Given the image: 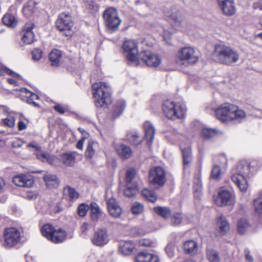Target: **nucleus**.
I'll return each mask as SVG.
<instances>
[{"label": "nucleus", "instance_id": "412c9836", "mask_svg": "<svg viewBox=\"0 0 262 262\" xmlns=\"http://www.w3.org/2000/svg\"><path fill=\"white\" fill-rule=\"evenodd\" d=\"M137 262H159L157 255L143 251L140 252L136 257Z\"/></svg>", "mask_w": 262, "mask_h": 262}, {"label": "nucleus", "instance_id": "aec40b11", "mask_svg": "<svg viewBox=\"0 0 262 262\" xmlns=\"http://www.w3.org/2000/svg\"><path fill=\"white\" fill-rule=\"evenodd\" d=\"M115 149L118 155L122 159H128L133 155L130 147L123 144L117 145Z\"/></svg>", "mask_w": 262, "mask_h": 262}, {"label": "nucleus", "instance_id": "c85d7f7f", "mask_svg": "<svg viewBox=\"0 0 262 262\" xmlns=\"http://www.w3.org/2000/svg\"><path fill=\"white\" fill-rule=\"evenodd\" d=\"M221 134V132L216 129L211 128H203L201 132L202 137L205 139H210Z\"/></svg>", "mask_w": 262, "mask_h": 262}, {"label": "nucleus", "instance_id": "a878e982", "mask_svg": "<svg viewBox=\"0 0 262 262\" xmlns=\"http://www.w3.org/2000/svg\"><path fill=\"white\" fill-rule=\"evenodd\" d=\"M62 57L61 52L57 49L53 50L49 54V60L52 66H58Z\"/></svg>", "mask_w": 262, "mask_h": 262}, {"label": "nucleus", "instance_id": "6e6552de", "mask_svg": "<svg viewBox=\"0 0 262 262\" xmlns=\"http://www.w3.org/2000/svg\"><path fill=\"white\" fill-rule=\"evenodd\" d=\"M103 17L105 25L108 29L115 31L119 29L122 21L116 8L110 7L106 9L103 12Z\"/></svg>", "mask_w": 262, "mask_h": 262}, {"label": "nucleus", "instance_id": "69168bd1", "mask_svg": "<svg viewBox=\"0 0 262 262\" xmlns=\"http://www.w3.org/2000/svg\"><path fill=\"white\" fill-rule=\"evenodd\" d=\"M25 91L26 93V94L28 95L31 99L33 100H38L39 99V96L36 95V94L33 93L29 91V90H27V89H25Z\"/></svg>", "mask_w": 262, "mask_h": 262}, {"label": "nucleus", "instance_id": "603ef678", "mask_svg": "<svg viewBox=\"0 0 262 262\" xmlns=\"http://www.w3.org/2000/svg\"><path fill=\"white\" fill-rule=\"evenodd\" d=\"M5 72H6L8 74H9L13 77H17L19 76V74L13 72V71L11 70L10 69H9L6 68H2L0 69V76H3Z\"/></svg>", "mask_w": 262, "mask_h": 262}, {"label": "nucleus", "instance_id": "5701e85b", "mask_svg": "<svg viewBox=\"0 0 262 262\" xmlns=\"http://www.w3.org/2000/svg\"><path fill=\"white\" fill-rule=\"evenodd\" d=\"M135 245L131 241H120L119 243V251L124 255H129L133 252Z\"/></svg>", "mask_w": 262, "mask_h": 262}, {"label": "nucleus", "instance_id": "0e129e2a", "mask_svg": "<svg viewBox=\"0 0 262 262\" xmlns=\"http://www.w3.org/2000/svg\"><path fill=\"white\" fill-rule=\"evenodd\" d=\"M245 255L247 262H253V257L250 255V251L248 249L245 250Z\"/></svg>", "mask_w": 262, "mask_h": 262}, {"label": "nucleus", "instance_id": "7c9ffc66", "mask_svg": "<svg viewBox=\"0 0 262 262\" xmlns=\"http://www.w3.org/2000/svg\"><path fill=\"white\" fill-rule=\"evenodd\" d=\"M155 213L163 219H168L171 216V210L167 207L158 206L154 208Z\"/></svg>", "mask_w": 262, "mask_h": 262}, {"label": "nucleus", "instance_id": "5fc2aeb1", "mask_svg": "<svg viewBox=\"0 0 262 262\" xmlns=\"http://www.w3.org/2000/svg\"><path fill=\"white\" fill-rule=\"evenodd\" d=\"M32 54L33 60L38 61L41 57L42 51L39 49H35L32 51Z\"/></svg>", "mask_w": 262, "mask_h": 262}, {"label": "nucleus", "instance_id": "f03ea898", "mask_svg": "<svg viewBox=\"0 0 262 262\" xmlns=\"http://www.w3.org/2000/svg\"><path fill=\"white\" fill-rule=\"evenodd\" d=\"M216 118L223 121L228 120H239L246 116L245 112L234 104L224 103L221 104L215 111Z\"/></svg>", "mask_w": 262, "mask_h": 262}, {"label": "nucleus", "instance_id": "ddd939ff", "mask_svg": "<svg viewBox=\"0 0 262 262\" xmlns=\"http://www.w3.org/2000/svg\"><path fill=\"white\" fill-rule=\"evenodd\" d=\"M56 27L60 31H70L73 27L71 15L66 13L60 14L56 21Z\"/></svg>", "mask_w": 262, "mask_h": 262}, {"label": "nucleus", "instance_id": "393cba45", "mask_svg": "<svg viewBox=\"0 0 262 262\" xmlns=\"http://www.w3.org/2000/svg\"><path fill=\"white\" fill-rule=\"evenodd\" d=\"M43 180L47 187L50 189L57 187L59 184L58 178L55 175L46 174L43 177Z\"/></svg>", "mask_w": 262, "mask_h": 262}, {"label": "nucleus", "instance_id": "680f3d73", "mask_svg": "<svg viewBox=\"0 0 262 262\" xmlns=\"http://www.w3.org/2000/svg\"><path fill=\"white\" fill-rule=\"evenodd\" d=\"M172 32H170L169 31L164 30V34H163V38L164 40L167 42L168 43H170V35L172 34Z\"/></svg>", "mask_w": 262, "mask_h": 262}, {"label": "nucleus", "instance_id": "bb28decb", "mask_svg": "<svg viewBox=\"0 0 262 262\" xmlns=\"http://www.w3.org/2000/svg\"><path fill=\"white\" fill-rule=\"evenodd\" d=\"M66 236L67 234L64 230L61 229H55L50 241L55 243H61L66 239Z\"/></svg>", "mask_w": 262, "mask_h": 262}, {"label": "nucleus", "instance_id": "a211bd4d", "mask_svg": "<svg viewBox=\"0 0 262 262\" xmlns=\"http://www.w3.org/2000/svg\"><path fill=\"white\" fill-rule=\"evenodd\" d=\"M12 181L15 185L20 187H30L34 183L32 178L26 175L16 176L13 177Z\"/></svg>", "mask_w": 262, "mask_h": 262}, {"label": "nucleus", "instance_id": "1a4fd4ad", "mask_svg": "<svg viewBox=\"0 0 262 262\" xmlns=\"http://www.w3.org/2000/svg\"><path fill=\"white\" fill-rule=\"evenodd\" d=\"M3 238V245L5 248H12L19 243L20 233L16 228H7L4 231Z\"/></svg>", "mask_w": 262, "mask_h": 262}, {"label": "nucleus", "instance_id": "dca6fc26", "mask_svg": "<svg viewBox=\"0 0 262 262\" xmlns=\"http://www.w3.org/2000/svg\"><path fill=\"white\" fill-rule=\"evenodd\" d=\"M232 200L231 192L228 190H223L219 192L216 203L220 206L229 205L232 204Z\"/></svg>", "mask_w": 262, "mask_h": 262}, {"label": "nucleus", "instance_id": "cd10ccee", "mask_svg": "<svg viewBox=\"0 0 262 262\" xmlns=\"http://www.w3.org/2000/svg\"><path fill=\"white\" fill-rule=\"evenodd\" d=\"M184 168L188 167L192 161L191 150L189 147H187L182 150Z\"/></svg>", "mask_w": 262, "mask_h": 262}, {"label": "nucleus", "instance_id": "13d9d810", "mask_svg": "<svg viewBox=\"0 0 262 262\" xmlns=\"http://www.w3.org/2000/svg\"><path fill=\"white\" fill-rule=\"evenodd\" d=\"M59 160L58 158L53 155H50L47 162L51 165H57L59 163Z\"/></svg>", "mask_w": 262, "mask_h": 262}, {"label": "nucleus", "instance_id": "9d476101", "mask_svg": "<svg viewBox=\"0 0 262 262\" xmlns=\"http://www.w3.org/2000/svg\"><path fill=\"white\" fill-rule=\"evenodd\" d=\"M171 19L172 25L177 30L184 31L186 29L187 22L182 11L176 7L171 9V12L166 14Z\"/></svg>", "mask_w": 262, "mask_h": 262}, {"label": "nucleus", "instance_id": "f8f14e48", "mask_svg": "<svg viewBox=\"0 0 262 262\" xmlns=\"http://www.w3.org/2000/svg\"><path fill=\"white\" fill-rule=\"evenodd\" d=\"M141 60L148 67H157L161 63V57L150 51H144L139 54L138 61Z\"/></svg>", "mask_w": 262, "mask_h": 262}, {"label": "nucleus", "instance_id": "de8ad7c7", "mask_svg": "<svg viewBox=\"0 0 262 262\" xmlns=\"http://www.w3.org/2000/svg\"><path fill=\"white\" fill-rule=\"evenodd\" d=\"M144 209L143 205L138 202H134L132 206L131 210L134 214H139L142 213Z\"/></svg>", "mask_w": 262, "mask_h": 262}, {"label": "nucleus", "instance_id": "b1692460", "mask_svg": "<svg viewBox=\"0 0 262 262\" xmlns=\"http://www.w3.org/2000/svg\"><path fill=\"white\" fill-rule=\"evenodd\" d=\"M77 154L75 152L70 153H64L61 155V160L67 166H73L75 161Z\"/></svg>", "mask_w": 262, "mask_h": 262}, {"label": "nucleus", "instance_id": "8fccbe9b", "mask_svg": "<svg viewBox=\"0 0 262 262\" xmlns=\"http://www.w3.org/2000/svg\"><path fill=\"white\" fill-rule=\"evenodd\" d=\"M128 138L129 141L135 145H138L141 142V139L140 138L138 134L136 133L128 135Z\"/></svg>", "mask_w": 262, "mask_h": 262}, {"label": "nucleus", "instance_id": "3c124183", "mask_svg": "<svg viewBox=\"0 0 262 262\" xmlns=\"http://www.w3.org/2000/svg\"><path fill=\"white\" fill-rule=\"evenodd\" d=\"M165 252L169 257H172L174 255L175 246L173 243H169L165 248Z\"/></svg>", "mask_w": 262, "mask_h": 262}, {"label": "nucleus", "instance_id": "79ce46f5", "mask_svg": "<svg viewBox=\"0 0 262 262\" xmlns=\"http://www.w3.org/2000/svg\"><path fill=\"white\" fill-rule=\"evenodd\" d=\"M95 143L92 141L89 140L88 142L87 148L85 152V157L89 159H92L95 155V151L94 148V145Z\"/></svg>", "mask_w": 262, "mask_h": 262}, {"label": "nucleus", "instance_id": "49530a36", "mask_svg": "<svg viewBox=\"0 0 262 262\" xmlns=\"http://www.w3.org/2000/svg\"><path fill=\"white\" fill-rule=\"evenodd\" d=\"M142 194L149 202L155 203L157 201L155 193L148 189H144L142 191Z\"/></svg>", "mask_w": 262, "mask_h": 262}, {"label": "nucleus", "instance_id": "a18cd8bd", "mask_svg": "<svg viewBox=\"0 0 262 262\" xmlns=\"http://www.w3.org/2000/svg\"><path fill=\"white\" fill-rule=\"evenodd\" d=\"M34 40V34L33 32H25L22 37L23 42L27 44L32 43Z\"/></svg>", "mask_w": 262, "mask_h": 262}, {"label": "nucleus", "instance_id": "7ed1b4c3", "mask_svg": "<svg viewBox=\"0 0 262 262\" xmlns=\"http://www.w3.org/2000/svg\"><path fill=\"white\" fill-rule=\"evenodd\" d=\"M92 89L96 107H106L111 102V88L107 83L95 82L92 85Z\"/></svg>", "mask_w": 262, "mask_h": 262}, {"label": "nucleus", "instance_id": "052dcab7", "mask_svg": "<svg viewBox=\"0 0 262 262\" xmlns=\"http://www.w3.org/2000/svg\"><path fill=\"white\" fill-rule=\"evenodd\" d=\"M24 143V142L21 140L17 139L12 142L11 145L14 148H19Z\"/></svg>", "mask_w": 262, "mask_h": 262}, {"label": "nucleus", "instance_id": "a19ab883", "mask_svg": "<svg viewBox=\"0 0 262 262\" xmlns=\"http://www.w3.org/2000/svg\"><path fill=\"white\" fill-rule=\"evenodd\" d=\"M136 170L134 168L128 169L126 173V184H137L134 181L136 176Z\"/></svg>", "mask_w": 262, "mask_h": 262}, {"label": "nucleus", "instance_id": "9b49d317", "mask_svg": "<svg viewBox=\"0 0 262 262\" xmlns=\"http://www.w3.org/2000/svg\"><path fill=\"white\" fill-rule=\"evenodd\" d=\"M149 181L155 187L163 186L166 181L164 169L160 166L151 169L149 173Z\"/></svg>", "mask_w": 262, "mask_h": 262}, {"label": "nucleus", "instance_id": "58836bf2", "mask_svg": "<svg viewBox=\"0 0 262 262\" xmlns=\"http://www.w3.org/2000/svg\"><path fill=\"white\" fill-rule=\"evenodd\" d=\"M125 107V103L123 100H120L114 105V109L113 111V115L115 117L119 116L123 112Z\"/></svg>", "mask_w": 262, "mask_h": 262}, {"label": "nucleus", "instance_id": "4be33fe9", "mask_svg": "<svg viewBox=\"0 0 262 262\" xmlns=\"http://www.w3.org/2000/svg\"><path fill=\"white\" fill-rule=\"evenodd\" d=\"M143 128L145 132V137L147 140V144L150 145L154 139L155 129L149 121H146L144 123Z\"/></svg>", "mask_w": 262, "mask_h": 262}, {"label": "nucleus", "instance_id": "39448f33", "mask_svg": "<svg viewBox=\"0 0 262 262\" xmlns=\"http://www.w3.org/2000/svg\"><path fill=\"white\" fill-rule=\"evenodd\" d=\"M162 110L165 117L172 120L183 118L186 112L184 106L169 99L164 101Z\"/></svg>", "mask_w": 262, "mask_h": 262}, {"label": "nucleus", "instance_id": "6e6d98bb", "mask_svg": "<svg viewBox=\"0 0 262 262\" xmlns=\"http://www.w3.org/2000/svg\"><path fill=\"white\" fill-rule=\"evenodd\" d=\"M87 211V206L84 204H80L78 207V213L81 216H84L86 213Z\"/></svg>", "mask_w": 262, "mask_h": 262}, {"label": "nucleus", "instance_id": "4468645a", "mask_svg": "<svg viewBox=\"0 0 262 262\" xmlns=\"http://www.w3.org/2000/svg\"><path fill=\"white\" fill-rule=\"evenodd\" d=\"M92 243L96 246L102 247L109 242V237L106 229H99L96 231L92 238Z\"/></svg>", "mask_w": 262, "mask_h": 262}, {"label": "nucleus", "instance_id": "4c0bfd02", "mask_svg": "<svg viewBox=\"0 0 262 262\" xmlns=\"http://www.w3.org/2000/svg\"><path fill=\"white\" fill-rule=\"evenodd\" d=\"M198 246L196 243L193 240H189L184 243V249L185 251L189 254L194 253L196 252Z\"/></svg>", "mask_w": 262, "mask_h": 262}, {"label": "nucleus", "instance_id": "2f4dec72", "mask_svg": "<svg viewBox=\"0 0 262 262\" xmlns=\"http://www.w3.org/2000/svg\"><path fill=\"white\" fill-rule=\"evenodd\" d=\"M3 24L11 28L15 27L17 24V20L14 15L7 13L3 17Z\"/></svg>", "mask_w": 262, "mask_h": 262}, {"label": "nucleus", "instance_id": "4d7b16f0", "mask_svg": "<svg viewBox=\"0 0 262 262\" xmlns=\"http://www.w3.org/2000/svg\"><path fill=\"white\" fill-rule=\"evenodd\" d=\"M50 154L48 152H41L36 154L37 158L43 162L47 161Z\"/></svg>", "mask_w": 262, "mask_h": 262}, {"label": "nucleus", "instance_id": "bf43d9fd", "mask_svg": "<svg viewBox=\"0 0 262 262\" xmlns=\"http://www.w3.org/2000/svg\"><path fill=\"white\" fill-rule=\"evenodd\" d=\"M27 146L28 148H33L35 151H40L41 149V147L35 141H32L29 143V144H28Z\"/></svg>", "mask_w": 262, "mask_h": 262}, {"label": "nucleus", "instance_id": "473e14b6", "mask_svg": "<svg viewBox=\"0 0 262 262\" xmlns=\"http://www.w3.org/2000/svg\"><path fill=\"white\" fill-rule=\"evenodd\" d=\"M217 224L223 235L226 234L230 229L229 224L224 216L220 217L217 221Z\"/></svg>", "mask_w": 262, "mask_h": 262}, {"label": "nucleus", "instance_id": "c756f323", "mask_svg": "<svg viewBox=\"0 0 262 262\" xmlns=\"http://www.w3.org/2000/svg\"><path fill=\"white\" fill-rule=\"evenodd\" d=\"M63 195L64 197L70 201H74L79 198V193L76 190L70 186L66 187L63 189Z\"/></svg>", "mask_w": 262, "mask_h": 262}, {"label": "nucleus", "instance_id": "0eeeda50", "mask_svg": "<svg viewBox=\"0 0 262 262\" xmlns=\"http://www.w3.org/2000/svg\"><path fill=\"white\" fill-rule=\"evenodd\" d=\"M122 48L124 54L130 64L138 65L139 51L138 42L132 39L124 41Z\"/></svg>", "mask_w": 262, "mask_h": 262}, {"label": "nucleus", "instance_id": "864d4df0", "mask_svg": "<svg viewBox=\"0 0 262 262\" xmlns=\"http://www.w3.org/2000/svg\"><path fill=\"white\" fill-rule=\"evenodd\" d=\"M4 124L9 127H13L15 124V119L13 116H10L3 119Z\"/></svg>", "mask_w": 262, "mask_h": 262}, {"label": "nucleus", "instance_id": "20e7f679", "mask_svg": "<svg viewBox=\"0 0 262 262\" xmlns=\"http://www.w3.org/2000/svg\"><path fill=\"white\" fill-rule=\"evenodd\" d=\"M213 56L218 62L228 66L236 62L239 58V55L236 51L223 44L215 46Z\"/></svg>", "mask_w": 262, "mask_h": 262}, {"label": "nucleus", "instance_id": "ea45409f", "mask_svg": "<svg viewBox=\"0 0 262 262\" xmlns=\"http://www.w3.org/2000/svg\"><path fill=\"white\" fill-rule=\"evenodd\" d=\"M206 256L209 262H220V257L219 252L213 249H208L206 251Z\"/></svg>", "mask_w": 262, "mask_h": 262}, {"label": "nucleus", "instance_id": "2eb2a0df", "mask_svg": "<svg viewBox=\"0 0 262 262\" xmlns=\"http://www.w3.org/2000/svg\"><path fill=\"white\" fill-rule=\"evenodd\" d=\"M219 164H214L211 171V177L214 180H219L221 178L222 170L221 167L226 168L227 166V159L225 155H222L217 158Z\"/></svg>", "mask_w": 262, "mask_h": 262}, {"label": "nucleus", "instance_id": "c9c22d12", "mask_svg": "<svg viewBox=\"0 0 262 262\" xmlns=\"http://www.w3.org/2000/svg\"><path fill=\"white\" fill-rule=\"evenodd\" d=\"M90 208L91 219L93 221H97L102 213L98 205L96 203H92L91 204Z\"/></svg>", "mask_w": 262, "mask_h": 262}, {"label": "nucleus", "instance_id": "774afa93", "mask_svg": "<svg viewBox=\"0 0 262 262\" xmlns=\"http://www.w3.org/2000/svg\"><path fill=\"white\" fill-rule=\"evenodd\" d=\"M27 128L26 124L23 121H19L18 123V129L19 130H23Z\"/></svg>", "mask_w": 262, "mask_h": 262}, {"label": "nucleus", "instance_id": "37998d69", "mask_svg": "<svg viewBox=\"0 0 262 262\" xmlns=\"http://www.w3.org/2000/svg\"><path fill=\"white\" fill-rule=\"evenodd\" d=\"M182 219L183 217L181 213H174L171 216L170 224L172 226H177L181 223Z\"/></svg>", "mask_w": 262, "mask_h": 262}, {"label": "nucleus", "instance_id": "f3484780", "mask_svg": "<svg viewBox=\"0 0 262 262\" xmlns=\"http://www.w3.org/2000/svg\"><path fill=\"white\" fill-rule=\"evenodd\" d=\"M219 5L223 13L227 16H232L235 12L233 0H217Z\"/></svg>", "mask_w": 262, "mask_h": 262}, {"label": "nucleus", "instance_id": "e2e57ef3", "mask_svg": "<svg viewBox=\"0 0 262 262\" xmlns=\"http://www.w3.org/2000/svg\"><path fill=\"white\" fill-rule=\"evenodd\" d=\"M34 28V24L31 23H26L24 26V33L25 32H32V30Z\"/></svg>", "mask_w": 262, "mask_h": 262}, {"label": "nucleus", "instance_id": "f257e3e1", "mask_svg": "<svg viewBox=\"0 0 262 262\" xmlns=\"http://www.w3.org/2000/svg\"><path fill=\"white\" fill-rule=\"evenodd\" d=\"M255 171V168L246 160L239 162L233 170L232 181L236 184L242 191L247 190L248 185L247 178Z\"/></svg>", "mask_w": 262, "mask_h": 262}, {"label": "nucleus", "instance_id": "09e8293b", "mask_svg": "<svg viewBox=\"0 0 262 262\" xmlns=\"http://www.w3.org/2000/svg\"><path fill=\"white\" fill-rule=\"evenodd\" d=\"M254 205L255 211L259 214H262V192L259 193L258 198L254 200Z\"/></svg>", "mask_w": 262, "mask_h": 262}, {"label": "nucleus", "instance_id": "c03bdc74", "mask_svg": "<svg viewBox=\"0 0 262 262\" xmlns=\"http://www.w3.org/2000/svg\"><path fill=\"white\" fill-rule=\"evenodd\" d=\"M248 226L249 225L246 220L243 219L239 220L238 221L237 225L239 233L241 234H244L246 232Z\"/></svg>", "mask_w": 262, "mask_h": 262}, {"label": "nucleus", "instance_id": "f704fd0d", "mask_svg": "<svg viewBox=\"0 0 262 262\" xmlns=\"http://www.w3.org/2000/svg\"><path fill=\"white\" fill-rule=\"evenodd\" d=\"M35 6L33 0H29L24 6L23 13L27 17H29L33 13Z\"/></svg>", "mask_w": 262, "mask_h": 262}, {"label": "nucleus", "instance_id": "423d86ee", "mask_svg": "<svg viewBox=\"0 0 262 262\" xmlns=\"http://www.w3.org/2000/svg\"><path fill=\"white\" fill-rule=\"evenodd\" d=\"M176 58L177 62L185 67L195 64L199 58L195 50L190 47L181 48L177 53Z\"/></svg>", "mask_w": 262, "mask_h": 262}, {"label": "nucleus", "instance_id": "6ab92c4d", "mask_svg": "<svg viewBox=\"0 0 262 262\" xmlns=\"http://www.w3.org/2000/svg\"><path fill=\"white\" fill-rule=\"evenodd\" d=\"M107 208L110 214L114 217H119L122 213V209L114 198L107 201Z\"/></svg>", "mask_w": 262, "mask_h": 262}, {"label": "nucleus", "instance_id": "338daca9", "mask_svg": "<svg viewBox=\"0 0 262 262\" xmlns=\"http://www.w3.org/2000/svg\"><path fill=\"white\" fill-rule=\"evenodd\" d=\"M54 110L61 114L64 113L65 111L63 107L60 105H56L54 106Z\"/></svg>", "mask_w": 262, "mask_h": 262}, {"label": "nucleus", "instance_id": "72a5a7b5", "mask_svg": "<svg viewBox=\"0 0 262 262\" xmlns=\"http://www.w3.org/2000/svg\"><path fill=\"white\" fill-rule=\"evenodd\" d=\"M40 230L42 235L44 237H46L48 240L50 241L51 238H52V234L54 233V231L55 230V229L51 225L49 224H46L41 227Z\"/></svg>", "mask_w": 262, "mask_h": 262}, {"label": "nucleus", "instance_id": "e433bc0d", "mask_svg": "<svg viewBox=\"0 0 262 262\" xmlns=\"http://www.w3.org/2000/svg\"><path fill=\"white\" fill-rule=\"evenodd\" d=\"M138 191V187L137 184H126L124 190V195L128 198H132L136 195Z\"/></svg>", "mask_w": 262, "mask_h": 262}]
</instances>
